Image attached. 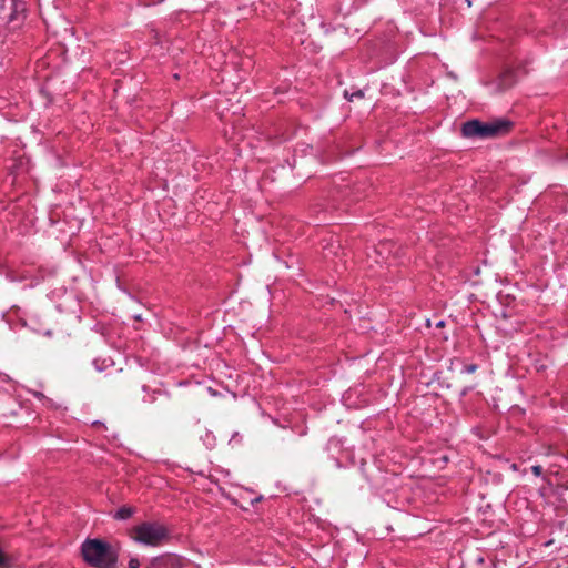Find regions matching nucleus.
Masks as SVG:
<instances>
[{"mask_svg": "<svg viewBox=\"0 0 568 568\" xmlns=\"http://www.w3.org/2000/svg\"><path fill=\"white\" fill-rule=\"evenodd\" d=\"M81 551L84 561L95 568H114L118 561V554L111 545L100 539L85 540Z\"/></svg>", "mask_w": 568, "mask_h": 568, "instance_id": "nucleus-1", "label": "nucleus"}, {"mask_svg": "<svg viewBox=\"0 0 568 568\" xmlns=\"http://www.w3.org/2000/svg\"><path fill=\"white\" fill-rule=\"evenodd\" d=\"M531 471L535 476H540L542 473V467L539 465H535L531 467Z\"/></svg>", "mask_w": 568, "mask_h": 568, "instance_id": "nucleus-10", "label": "nucleus"}, {"mask_svg": "<svg viewBox=\"0 0 568 568\" xmlns=\"http://www.w3.org/2000/svg\"><path fill=\"white\" fill-rule=\"evenodd\" d=\"M477 369V365L470 364L464 367V372L471 374Z\"/></svg>", "mask_w": 568, "mask_h": 568, "instance_id": "nucleus-11", "label": "nucleus"}, {"mask_svg": "<svg viewBox=\"0 0 568 568\" xmlns=\"http://www.w3.org/2000/svg\"><path fill=\"white\" fill-rule=\"evenodd\" d=\"M515 73L511 70L507 69L503 73H500L496 81L491 84V91L494 93L504 92L511 88L515 84Z\"/></svg>", "mask_w": 568, "mask_h": 568, "instance_id": "nucleus-6", "label": "nucleus"}, {"mask_svg": "<svg viewBox=\"0 0 568 568\" xmlns=\"http://www.w3.org/2000/svg\"><path fill=\"white\" fill-rule=\"evenodd\" d=\"M146 568H183L181 557L174 554H163L150 560Z\"/></svg>", "mask_w": 568, "mask_h": 568, "instance_id": "nucleus-5", "label": "nucleus"}, {"mask_svg": "<svg viewBox=\"0 0 568 568\" xmlns=\"http://www.w3.org/2000/svg\"><path fill=\"white\" fill-rule=\"evenodd\" d=\"M136 513V508L133 507V506H122L120 507L115 514H114V518L118 519V520H125V519H129L131 518L134 514Z\"/></svg>", "mask_w": 568, "mask_h": 568, "instance_id": "nucleus-7", "label": "nucleus"}, {"mask_svg": "<svg viewBox=\"0 0 568 568\" xmlns=\"http://www.w3.org/2000/svg\"><path fill=\"white\" fill-rule=\"evenodd\" d=\"M26 18L23 0H0V30L18 29Z\"/></svg>", "mask_w": 568, "mask_h": 568, "instance_id": "nucleus-4", "label": "nucleus"}, {"mask_svg": "<svg viewBox=\"0 0 568 568\" xmlns=\"http://www.w3.org/2000/svg\"><path fill=\"white\" fill-rule=\"evenodd\" d=\"M510 128L511 122L507 120L499 119L490 122L471 120L463 124L462 133L466 138H493L508 133Z\"/></svg>", "mask_w": 568, "mask_h": 568, "instance_id": "nucleus-3", "label": "nucleus"}, {"mask_svg": "<svg viewBox=\"0 0 568 568\" xmlns=\"http://www.w3.org/2000/svg\"><path fill=\"white\" fill-rule=\"evenodd\" d=\"M140 560L138 558H131L129 561V568H139Z\"/></svg>", "mask_w": 568, "mask_h": 568, "instance_id": "nucleus-9", "label": "nucleus"}, {"mask_svg": "<svg viewBox=\"0 0 568 568\" xmlns=\"http://www.w3.org/2000/svg\"><path fill=\"white\" fill-rule=\"evenodd\" d=\"M344 97L348 101H353L354 99H362L364 97V91L363 90H356L354 92H349V91L345 90L344 91Z\"/></svg>", "mask_w": 568, "mask_h": 568, "instance_id": "nucleus-8", "label": "nucleus"}, {"mask_svg": "<svg viewBox=\"0 0 568 568\" xmlns=\"http://www.w3.org/2000/svg\"><path fill=\"white\" fill-rule=\"evenodd\" d=\"M130 538L148 547H160L170 540L169 528L159 521H143L129 530Z\"/></svg>", "mask_w": 568, "mask_h": 568, "instance_id": "nucleus-2", "label": "nucleus"}, {"mask_svg": "<svg viewBox=\"0 0 568 568\" xmlns=\"http://www.w3.org/2000/svg\"><path fill=\"white\" fill-rule=\"evenodd\" d=\"M437 326L443 327V326H444V322H443V321H440V322L437 324Z\"/></svg>", "mask_w": 568, "mask_h": 568, "instance_id": "nucleus-12", "label": "nucleus"}]
</instances>
